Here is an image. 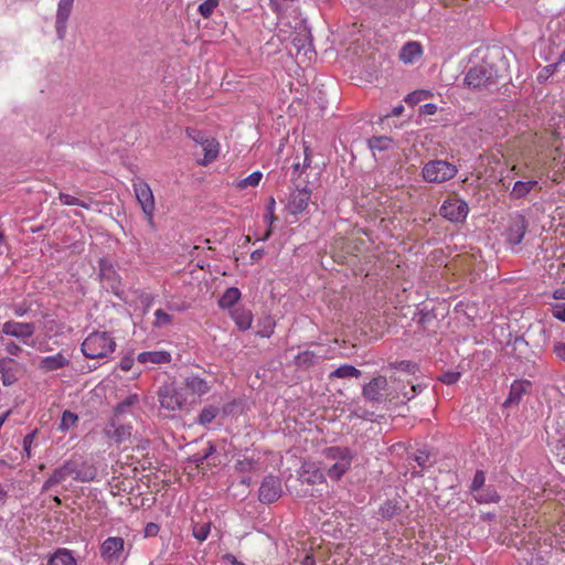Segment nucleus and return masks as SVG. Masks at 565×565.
Wrapping results in <instances>:
<instances>
[{
    "instance_id": "nucleus-35",
    "label": "nucleus",
    "mask_w": 565,
    "mask_h": 565,
    "mask_svg": "<svg viewBox=\"0 0 565 565\" xmlns=\"http://www.w3.org/2000/svg\"><path fill=\"white\" fill-rule=\"evenodd\" d=\"M369 147L375 151H386L393 146V139L386 136L372 137L367 140Z\"/></svg>"
},
{
    "instance_id": "nucleus-32",
    "label": "nucleus",
    "mask_w": 565,
    "mask_h": 565,
    "mask_svg": "<svg viewBox=\"0 0 565 565\" xmlns=\"http://www.w3.org/2000/svg\"><path fill=\"white\" fill-rule=\"evenodd\" d=\"M241 298V291L236 287L227 288L218 299V306L223 309L233 307Z\"/></svg>"
},
{
    "instance_id": "nucleus-3",
    "label": "nucleus",
    "mask_w": 565,
    "mask_h": 565,
    "mask_svg": "<svg viewBox=\"0 0 565 565\" xmlns=\"http://www.w3.org/2000/svg\"><path fill=\"white\" fill-rule=\"evenodd\" d=\"M498 82V72L493 65L481 63L466 73L465 85L472 90L489 89Z\"/></svg>"
},
{
    "instance_id": "nucleus-46",
    "label": "nucleus",
    "mask_w": 565,
    "mask_h": 565,
    "mask_svg": "<svg viewBox=\"0 0 565 565\" xmlns=\"http://www.w3.org/2000/svg\"><path fill=\"white\" fill-rule=\"evenodd\" d=\"M186 135L200 145H202L207 139V137L205 136L204 132L193 129V128H188Z\"/></svg>"
},
{
    "instance_id": "nucleus-42",
    "label": "nucleus",
    "mask_w": 565,
    "mask_h": 565,
    "mask_svg": "<svg viewBox=\"0 0 565 565\" xmlns=\"http://www.w3.org/2000/svg\"><path fill=\"white\" fill-rule=\"evenodd\" d=\"M136 403H138V396L136 394L127 396L124 401H121L115 406V414H124L129 407H131Z\"/></svg>"
},
{
    "instance_id": "nucleus-39",
    "label": "nucleus",
    "mask_w": 565,
    "mask_h": 565,
    "mask_svg": "<svg viewBox=\"0 0 565 565\" xmlns=\"http://www.w3.org/2000/svg\"><path fill=\"white\" fill-rule=\"evenodd\" d=\"M220 0H205L203 3L199 6V13L205 18L209 19L212 13L214 12L215 8L218 6Z\"/></svg>"
},
{
    "instance_id": "nucleus-48",
    "label": "nucleus",
    "mask_w": 565,
    "mask_h": 565,
    "mask_svg": "<svg viewBox=\"0 0 565 565\" xmlns=\"http://www.w3.org/2000/svg\"><path fill=\"white\" fill-rule=\"evenodd\" d=\"M35 434H36V430L28 434L24 438H23V450L26 455L28 458L31 457V446H32V443L35 438Z\"/></svg>"
},
{
    "instance_id": "nucleus-4",
    "label": "nucleus",
    "mask_w": 565,
    "mask_h": 565,
    "mask_svg": "<svg viewBox=\"0 0 565 565\" xmlns=\"http://www.w3.org/2000/svg\"><path fill=\"white\" fill-rule=\"evenodd\" d=\"M458 173V168L441 159L430 160L424 164L422 175L426 182L444 183L451 180Z\"/></svg>"
},
{
    "instance_id": "nucleus-27",
    "label": "nucleus",
    "mask_w": 565,
    "mask_h": 565,
    "mask_svg": "<svg viewBox=\"0 0 565 565\" xmlns=\"http://www.w3.org/2000/svg\"><path fill=\"white\" fill-rule=\"evenodd\" d=\"M99 271L102 280L107 282L108 286L117 294L120 281L116 270L111 267V265L102 262Z\"/></svg>"
},
{
    "instance_id": "nucleus-21",
    "label": "nucleus",
    "mask_w": 565,
    "mask_h": 565,
    "mask_svg": "<svg viewBox=\"0 0 565 565\" xmlns=\"http://www.w3.org/2000/svg\"><path fill=\"white\" fill-rule=\"evenodd\" d=\"M70 360L62 353L45 356L40 361L39 369L43 372H52L65 367Z\"/></svg>"
},
{
    "instance_id": "nucleus-10",
    "label": "nucleus",
    "mask_w": 565,
    "mask_h": 565,
    "mask_svg": "<svg viewBox=\"0 0 565 565\" xmlns=\"http://www.w3.org/2000/svg\"><path fill=\"white\" fill-rule=\"evenodd\" d=\"M282 493L281 481L278 477L268 475L264 478L259 487V501L265 504H270L277 501Z\"/></svg>"
},
{
    "instance_id": "nucleus-5",
    "label": "nucleus",
    "mask_w": 565,
    "mask_h": 565,
    "mask_svg": "<svg viewBox=\"0 0 565 565\" xmlns=\"http://www.w3.org/2000/svg\"><path fill=\"white\" fill-rule=\"evenodd\" d=\"M158 399L161 408L170 412L181 409L188 402L186 395L174 383H166L158 390Z\"/></svg>"
},
{
    "instance_id": "nucleus-17",
    "label": "nucleus",
    "mask_w": 565,
    "mask_h": 565,
    "mask_svg": "<svg viewBox=\"0 0 565 565\" xmlns=\"http://www.w3.org/2000/svg\"><path fill=\"white\" fill-rule=\"evenodd\" d=\"M34 324L33 323H24L17 321H7L2 326V333L11 337H15L19 339H28L34 333Z\"/></svg>"
},
{
    "instance_id": "nucleus-43",
    "label": "nucleus",
    "mask_w": 565,
    "mask_h": 565,
    "mask_svg": "<svg viewBox=\"0 0 565 565\" xmlns=\"http://www.w3.org/2000/svg\"><path fill=\"white\" fill-rule=\"evenodd\" d=\"M486 487V473L482 470H477L470 486V492H480Z\"/></svg>"
},
{
    "instance_id": "nucleus-31",
    "label": "nucleus",
    "mask_w": 565,
    "mask_h": 565,
    "mask_svg": "<svg viewBox=\"0 0 565 565\" xmlns=\"http://www.w3.org/2000/svg\"><path fill=\"white\" fill-rule=\"evenodd\" d=\"M537 184L539 182L535 180L516 181L510 192V196L515 200L522 199L526 196Z\"/></svg>"
},
{
    "instance_id": "nucleus-30",
    "label": "nucleus",
    "mask_w": 565,
    "mask_h": 565,
    "mask_svg": "<svg viewBox=\"0 0 565 565\" xmlns=\"http://www.w3.org/2000/svg\"><path fill=\"white\" fill-rule=\"evenodd\" d=\"M201 146L204 151V159L199 161V163L206 166L216 159L218 154V143L215 139L207 138Z\"/></svg>"
},
{
    "instance_id": "nucleus-57",
    "label": "nucleus",
    "mask_w": 565,
    "mask_h": 565,
    "mask_svg": "<svg viewBox=\"0 0 565 565\" xmlns=\"http://www.w3.org/2000/svg\"><path fill=\"white\" fill-rule=\"evenodd\" d=\"M13 309V313L17 316V317H22L24 316L29 308L24 305V303H17V305H13L12 307Z\"/></svg>"
},
{
    "instance_id": "nucleus-34",
    "label": "nucleus",
    "mask_w": 565,
    "mask_h": 565,
    "mask_svg": "<svg viewBox=\"0 0 565 565\" xmlns=\"http://www.w3.org/2000/svg\"><path fill=\"white\" fill-rule=\"evenodd\" d=\"M318 356L311 351H303L295 356V364L300 369H309L318 362Z\"/></svg>"
},
{
    "instance_id": "nucleus-24",
    "label": "nucleus",
    "mask_w": 565,
    "mask_h": 565,
    "mask_svg": "<svg viewBox=\"0 0 565 565\" xmlns=\"http://www.w3.org/2000/svg\"><path fill=\"white\" fill-rule=\"evenodd\" d=\"M231 316L239 330L246 331L252 327L253 313L250 310L238 307L232 310Z\"/></svg>"
},
{
    "instance_id": "nucleus-37",
    "label": "nucleus",
    "mask_w": 565,
    "mask_h": 565,
    "mask_svg": "<svg viewBox=\"0 0 565 565\" xmlns=\"http://www.w3.org/2000/svg\"><path fill=\"white\" fill-rule=\"evenodd\" d=\"M58 199L60 201L64 204V205H77V206H81L83 209H86V210H89L90 209V204L88 202H85V201H82L71 194H66V193H63V192H60L58 193Z\"/></svg>"
},
{
    "instance_id": "nucleus-51",
    "label": "nucleus",
    "mask_w": 565,
    "mask_h": 565,
    "mask_svg": "<svg viewBox=\"0 0 565 565\" xmlns=\"http://www.w3.org/2000/svg\"><path fill=\"white\" fill-rule=\"evenodd\" d=\"M429 460V454H427L424 450H418L415 456V461L420 468H425L427 466V462Z\"/></svg>"
},
{
    "instance_id": "nucleus-14",
    "label": "nucleus",
    "mask_w": 565,
    "mask_h": 565,
    "mask_svg": "<svg viewBox=\"0 0 565 565\" xmlns=\"http://www.w3.org/2000/svg\"><path fill=\"white\" fill-rule=\"evenodd\" d=\"M74 465L72 463V459L64 461V463L53 470L51 476L44 481L42 486V492L49 491L56 484L62 483L68 477L73 478L74 473Z\"/></svg>"
},
{
    "instance_id": "nucleus-28",
    "label": "nucleus",
    "mask_w": 565,
    "mask_h": 565,
    "mask_svg": "<svg viewBox=\"0 0 565 565\" xmlns=\"http://www.w3.org/2000/svg\"><path fill=\"white\" fill-rule=\"evenodd\" d=\"M110 426L114 428L111 431L110 429H106V435L114 439L117 444H121L122 441L129 439L131 436V426L129 425H116L114 422L110 424Z\"/></svg>"
},
{
    "instance_id": "nucleus-12",
    "label": "nucleus",
    "mask_w": 565,
    "mask_h": 565,
    "mask_svg": "<svg viewBox=\"0 0 565 565\" xmlns=\"http://www.w3.org/2000/svg\"><path fill=\"white\" fill-rule=\"evenodd\" d=\"M527 226L529 223L523 215L516 214L511 217L505 232L507 242L513 246L521 244L527 231Z\"/></svg>"
},
{
    "instance_id": "nucleus-1",
    "label": "nucleus",
    "mask_w": 565,
    "mask_h": 565,
    "mask_svg": "<svg viewBox=\"0 0 565 565\" xmlns=\"http://www.w3.org/2000/svg\"><path fill=\"white\" fill-rule=\"evenodd\" d=\"M323 470L331 480L339 481L351 468L353 454L347 447L332 446L323 451Z\"/></svg>"
},
{
    "instance_id": "nucleus-26",
    "label": "nucleus",
    "mask_w": 565,
    "mask_h": 565,
    "mask_svg": "<svg viewBox=\"0 0 565 565\" xmlns=\"http://www.w3.org/2000/svg\"><path fill=\"white\" fill-rule=\"evenodd\" d=\"M510 345L511 354L515 359L530 361L532 351L529 349V343L523 337H515Z\"/></svg>"
},
{
    "instance_id": "nucleus-36",
    "label": "nucleus",
    "mask_w": 565,
    "mask_h": 565,
    "mask_svg": "<svg viewBox=\"0 0 565 565\" xmlns=\"http://www.w3.org/2000/svg\"><path fill=\"white\" fill-rule=\"evenodd\" d=\"M218 414L217 407L214 406H207L204 407L198 417V423L200 425H207L210 424Z\"/></svg>"
},
{
    "instance_id": "nucleus-15",
    "label": "nucleus",
    "mask_w": 565,
    "mask_h": 565,
    "mask_svg": "<svg viewBox=\"0 0 565 565\" xmlns=\"http://www.w3.org/2000/svg\"><path fill=\"white\" fill-rule=\"evenodd\" d=\"M74 0H60L56 11L55 29L60 40L66 34L67 20L72 13Z\"/></svg>"
},
{
    "instance_id": "nucleus-33",
    "label": "nucleus",
    "mask_w": 565,
    "mask_h": 565,
    "mask_svg": "<svg viewBox=\"0 0 565 565\" xmlns=\"http://www.w3.org/2000/svg\"><path fill=\"white\" fill-rule=\"evenodd\" d=\"M361 375V371L355 366L350 364H343L332 371L329 375L330 379H349V377H359Z\"/></svg>"
},
{
    "instance_id": "nucleus-23",
    "label": "nucleus",
    "mask_w": 565,
    "mask_h": 565,
    "mask_svg": "<svg viewBox=\"0 0 565 565\" xmlns=\"http://www.w3.org/2000/svg\"><path fill=\"white\" fill-rule=\"evenodd\" d=\"M137 359L142 364H168L171 362V354L168 351H146L139 353Z\"/></svg>"
},
{
    "instance_id": "nucleus-22",
    "label": "nucleus",
    "mask_w": 565,
    "mask_h": 565,
    "mask_svg": "<svg viewBox=\"0 0 565 565\" xmlns=\"http://www.w3.org/2000/svg\"><path fill=\"white\" fill-rule=\"evenodd\" d=\"M404 504L401 500L394 498L386 500L379 509V515L382 519L391 520L404 511Z\"/></svg>"
},
{
    "instance_id": "nucleus-20",
    "label": "nucleus",
    "mask_w": 565,
    "mask_h": 565,
    "mask_svg": "<svg viewBox=\"0 0 565 565\" xmlns=\"http://www.w3.org/2000/svg\"><path fill=\"white\" fill-rule=\"evenodd\" d=\"M423 54V47L419 42L408 41L399 51V60L405 64H412Z\"/></svg>"
},
{
    "instance_id": "nucleus-18",
    "label": "nucleus",
    "mask_w": 565,
    "mask_h": 565,
    "mask_svg": "<svg viewBox=\"0 0 565 565\" xmlns=\"http://www.w3.org/2000/svg\"><path fill=\"white\" fill-rule=\"evenodd\" d=\"M531 387V382L526 380H515L510 387L509 395L503 403L504 407L518 406L525 393Z\"/></svg>"
},
{
    "instance_id": "nucleus-40",
    "label": "nucleus",
    "mask_w": 565,
    "mask_h": 565,
    "mask_svg": "<svg viewBox=\"0 0 565 565\" xmlns=\"http://www.w3.org/2000/svg\"><path fill=\"white\" fill-rule=\"evenodd\" d=\"M210 529H211V523L210 522H206V523H196L194 526H193V536L200 541V542H203L207 539V535L210 533Z\"/></svg>"
},
{
    "instance_id": "nucleus-45",
    "label": "nucleus",
    "mask_w": 565,
    "mask_h": 565,
    "mask_svg": "<svg viewBox=\"0 0 565 565\" xmlns=\"http://www.w3.org/2000/svg\"><path fill=\"white\" fill-rule=\"evenodd\" d=\"M460 377V373L459 372H445L444 374H441V376L439 377V381L447 384V385H451V384H455Z\"/></svg>"
},
{
    "instance_id": "nucleus-41",
    "label": "nucleus",
    "mask_w": 565,
    "mask_h": 565,
    "mask_svg": "<svg viewBox=\"0 0 565 565\" xmlns=\"http://www.w3.org/2000/svg\"><path fill=\"white\" fill-rule=\"evenodd\" d=\"M172 322V316L163 311L162 309H157L154 311V321L153 326L156 328H162Z\"/></svg>"
},
{
    "instance_id": "nucleus-9",
    "label": "nucleus",
    "mask_w": 565,
    "mask_h": 565,
    "mask_svg": "<svg viewBox=\"0 0 565 565\" xmlns=\"http://www.w3.org/2000/svg\"><path fill=\"white\" fill-rule=\"evenodd\" d=\"M310 198L311 190L308 185L300 186L297 184L288 196L286 204L287 211L294 215L302 213L307 209Z\"/></svg>"
},
{
    "instance_id": "nucleus-58",
    "label": "nucleus",
    "mask_w": 565,
    "mask_h": 565,
    "mask_svg": "<svg viewBox=\"0 0 565 565\" xmlns=\"http://www.w3.org/2000/svg\"><path fill=\"white\" fill-rule=\"evenodd\" d=\"M134 365V359L131 356H124L120 360V369L122 371H129Z\"/></svg>"
},
{
    "instance_id": "nucleus-29",
    "label": "nucleus",
    "mask_w": 565,
    "mask_h": 565,
    "mask_svg": "<svg viewBox=\"0 0 565 565\" xmlns=\"http://www.w3.org/2000/svg\"><path fill=\"white\" fill-rule=\"evenodd\" d=\"M473 499L478 503H498L500 501V495L493 486H486L480 490V492L473 493Z\"/></svg>"
},
{
    "instance_id": "nucleus-56",
    "label": "nucleus",
    "mask_w": 565,
    "mask_h": 565,
    "mask_svg": "<svg viewBox=\"0 0 565 565\" xmlns=\"http://www.w3.org/2000/svg\"><path fill=\"white\" fill-rule=\"evenodd\" d=\"M303 154H305V158H303V162H302V169H307L310 167V163H311V152H310L309 146H307V145L303 146Z\"/></svg>"
},
{
    "instance_id": "nucleus-49",
    "label": "nucleus",
    "mask_w": 565,
    "mask_h": 565,
    "mask_svg": "<svg viewBox=\"0 0 565 565\" xmlns=\"http://www.w3.org/2000/svg\"><path fill=\"white\" fill-rule=\"evenodd\" d=\"M159 531H160L159 524H157L154 522H149L145 526L143 534L146 537H154L158 535Z\"/></svg>"
},
{
    "instance_id": "nucleus-19",
    "label": "nucleus",
    "mask_w": 565,
    "mask_h": 565,
    "mask_svg": "<svg viewBox=\"0 0 565 565\" xmlns=\"http://www.w3.org/2000/svg\"><path fill=\"white\" fill-rule=\"evenodd\" d=\"M326 476L323 465L321 467H317L315 463H305L300 472L302 482L308 484L322 483L326 480Z\"/></svg>"
},
{
    "instance_id": "nucleus-59",
    "label": "nucleus",
    "mask_w": 565,
    "mask_h": 565,
    "mask_svg": "<svg viewBox=\"0 0 565 565\" xmlns=\"http://www.w3.org/2000/svg\"><path fill=\"white\" fill-rule=\"evenodd\" d=\"M422 92H414L405 97V102L408 104H417L420 100Z\"/></svg>"
},
{
    "instance_id": "nucleus-54",
    "label": "nucleus",
    "mask_w": 565,
    "mask_h": 565,
    "mask_svg": "<svg viewBox=\"0 0 565 565\" xmlns=\"http://www.w3.org/2000/svg\"><path fill=\"white\" fill-rule=\"evenodd\" d=\"M395 367L408 373H413L416 369V365L408 361H401L395 365Z\"/></svg>"
},
{
    "instance_id": "nucleus-60",
    "label": "nucleus",
    "mask_w": 565,
    "mask_h": 565,
    "mask_svg": "<svg viewBox=\"0 0 565 565\" xmlns=\"http://www.w3.org/2000/svg\"><path fill=\"white\" fill-rule=\"evenodd\" d=\"M223 561L230 563L231 565H245L244 563L239 562L233 554H225L223 555Z\"/></svg>"
},
{
    "instance_id": "nucleus-38",
    "label": "nucleus",
    "mask_w": 565,
    "mask_h": 565,
    "mask_svg": "<svg viewBox=\"0 0 565 565\" xmlns=\"http://www.w3.org/2000/svg\"><path fill=\"white\" fill-rule=\"evenodd\" d=\"M78 420V417L76 414H74L71 411H64L62 414L61 423H60V430L65 431L70 429L75 423Z\"/></svg>"
},
{
    "instance_id": "nucleus-47",
    "label": "nucleus",
    "mask_w": 565,
    "mask_h": 565,
    "mask_svg": "<svg viewBox=\"0 0 565 565\" xmlns=\"http://www.w3.org/2000/svg\"><path fill=\"white\" fill-rule=\"evenodd\" d=\"M553 352L557 359L565 362V341H555L553 344Z\"/></svg>"
},
{
    "instance_id": "nucleus-6",
    "label": "nucleus",
    "mask_w": 565,
    "mask_h": 565,
    "mask_svg": "<svg viewBox=\"0 0 565 565\" xmlns=\"http://www.w3.org/2000/svg\"><path fill=\"white\" fill-rule=\"evenodd\" d=\"M134 191L149 224L153 226L154 198L150 185L146 181L137 179L134 182Z\"/></svg>"
},
{
    "instance_id": "nucleus-63",
    "label": "nucleus",
    "mask_w": 565,
    "mask_h": 565,
    "mask_svg": "<svg viewBox=\"0 0 565 565\" xmlns=\"http://www.w3.org/2000/svg\"><path fill=\"white\" fill-rule=\"evenodd\" d=\"M557 433L559 435V441L564 443L565 447V420L562 424L558 423Z\"/></svg>"
},
{
    "instance_id": "nucleus-55",
    "label": "nucleus",
    "mask_w": 565,
    "mask_h": 565,
    "mask_svg": "<svg viewBox=\"0 0 565 565\" xmlns=\"http://www.w3.org/2000/svg\"><path fill=\"white\" fill-rule=\"evenodd\" d=\"M1 381H2V384L4 386H10L12 385L15 381H17V377L13 373H10L8 370L7 372H4L1 376Z\"/></svg>"
},
{
    "instance_id": "nucleus-44",
    "label": "nucleus",
    "mask_w": 565,
    "mask_h": 565,
    "mask_svg": "<svg viewBox=\"0 0 565 565\" xmlns=\"http://www.w3.org/2000/svg\"><path fill=\"white\" fill-rule=\"evenodd\" d=\"M262 177H263L262 172L255 171L252 174H249L248 177H246L245 179H242L237 185L241 189H245L247 186H256L260 182Z\"/></svg>"
},
{
    "instance_id": "nucleus-7",
    "label": "nucleus",
    "mask_w": 565,
    "mask_h": 565,
    "mask_svg": "<svg viewBox=\"0 0 565 565\" xmlns=\"http://www.w3.org/2000/svg\"><path fill=\"white\" fill-rule=\"evenodd\" d=\"M469 212L467 202L460 198L452 196L444 201L439 213L443 217L454 223L465 222Z\"/></svg>"
},
{
    "instance_id": "nucleus-25",
    "label": "nucleus",
    "mask_w": 565,
    "mask_h": 565,
    "mask_svg": "<svg viewBox=\"0 0 565 565\" xmlns=\"http://www.w3.org/2000/svg\"><path fill=\"white\" fill-rule=\"evenodd\" d=\"M47 565H77V562L72 551L61 547L50 556Z\"/></svg>"
},
{
    "instance_id": "nucleus-16",
    "label": "nucleus",
    "mask_w": 565,
    "mask_h": 565,
    "mask_svg": "<svg viewBox=\"0 0 565 565\" xmlns=\"http://www.w3.org/2000/svg\"><path fill=\"white\" fill-rule=\"evenodd\" d=\"M74 465L73 479L78 482H90L97 476V469L94 465L83 460L82 458L72 457Z\"/></svg>"
},
{
    "instance_id": "nucleus-2",
    "label": "nucleus",
    "mask_w": 565,
    "mask_h": 565,
    "mask_svg": "<svg viewBox=\"0 0 565 565\" xmlns=\"http://www.w3.org/2000/svg\"><path fill=\"white\" fill-rule=\"evenodd\" d=\"M115 349L116 342L106 331H94L82 343V352L88 359L107 358Z\"/></svg>"
},
{
    "instance_id": "nucleus-13",
    "label": "nucleus",
    "mask_w": 565,
    "mask_h": 565,
    "mask_svg": "<svg viewBox=\"0 0 565 565\" xmlns=\"http://www.w3.org/2000/svg\"><path fill=\"white\" fill-rule=\"evenodd\" d=\"M209 383L198 375H190L184 379L182 392L186 395V401L191 397L192 402L200 398L210 391Z\"/></svg>"
},
{
    "instance_id": "nucleus-61",
    "label": "nucleus",
    "mask_w": 565,
    "mask_h": 565,
    "mask_svg": "<svg viewBox=\"0 0 565 565\" xmlns=\"http://www.w3.org/2000/svg\"><path fill=\"white\" fill-rule=\"evenodd\" d=\"M422 110L426 115H434L437 111V106L435 104L428 103L422 107Z\"/></svg>"
},
{
    "instance_id": "nucleus-8",
    "label": "nucleus",
    "mask_w": 565,
    "mask_h": 565,
    "mask_svg": "<svg viewBox=\"0 0 565 565\" xmlns=\"http://www.w3.org/2000/svg\"><path fill=\"white\" fill-rule=\"evenodd\" d=\"M363 397L373 403L381 404L385 402L388 396V382L385 376L379 375L372 379L362 390Z\"/></svg>"
},
{
    "instance_id": "nucleus-52",
    "label": "nucleus",
    "mask_w": 565,
    "mask_h": 565,
    "mask_svg": "<svg viewBox=\"0 0 565 565\" xmlns=\"http://www.w3.org/2000/svg\"><path fill=\"white\" fill-rule=\"evenodd\" d=\"M424 390V386L420 384L412 385L409 392H404L403 395L407 399H412L415 397L418 393H420Z\"/></svg>"
},
{
    "instance_id": "nucleus-50",
    "label": "nucleus",
    "mask_w": 565,
    "mask_h": 565,
    "mask_svg": "<svg viewBox=\"0 0 565 565\" xmlns=\"http://www.w3.org/2000/svg\"><path fill=\"white\" fill-rule=\"evenodd\" d=\"M553 317L565 322V302L553 306Z\"/></svg>"
},
{
    "instance_id": "nucleus-11",
    "label": "nucleus",
    "mask_w": 565,
    "mask_h": 565,
    "mask_svg": "<svg viewBox=\"0 0 565 565\" xmlns=\"http://www.w3.org/2000/svg\"><path fill=\"white\" fill-rule=\"evenodd\" d=\"M125 550V540L120 536L107 537L100 545V557L107 563L117 562Z\"/></svg>"
},
{
    "instance_id": "nucleus-62",
    "label": "nucleus",
    "mask_w": 565,
    "mask_h": 565,
    "mask_svg": "<svg viewBox=\"0 0 565 565\" xmlns=\"http://www.w3.org/2000/svg\"><path fill=\"white\" fill-rule=\"evenodd\" d=\"M403 111H404V106L397 105V106L393 107L392 111L390 114H387L386 117H398L403 114Z\"/></svg>"
},
{
    "instance_id": "nucleus-64",
    "label": "nucleus",
    "mask_w": 565,
    "mask_h": 565,
    "mask_svg": "<svg viewBox=\"0 0 565 565\" xmlns=\"http://www.w3.org/2000/svg\"><path fill=\"white\" fill-rule=\"evenodd\" d=\"M265 252L263 248L260 249H256L254 250L252 254H250V258L253 262H258L262 259V257L264 256Z\"/></svg>"
},
{
    "instance_id": "nucleus-53",
    "label": "nucleus",
    "mask_w": 565,
    "mask_h": 565,
    "mask_svg": "<svg viewBox=\"0 0 565 565\" xmlns=\"http://www.w3.org/2000/svg\"><path fill=\"white\" fill-rule=\"evenodd\" d=\"M6 350L9 354L18 356L22 352V348L14 343L13 341H10L6 345Z\"/></svg>"
}]
</instances>
